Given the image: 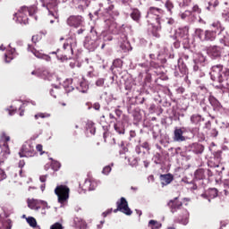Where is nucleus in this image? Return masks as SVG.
<instances>
[{"mask_svg": "<svg viewBox=\"0 0 229 229\" xmlns=\"http://www.w3.org/2000/svg\"><path fill=\"white\" fill-rule=\"evenodd\" d=\"M55 192L58 198V203H66V201L69 199V187L65 185H59L55 188Z\"/></svg>", "mask_w": 229, "mask_h": 229, "instance_id": "obj_1", "label": "nucleus"}, {"mask_svg": "<svg viewBox=\"0 0 229 229\" xmlns=\"http://www.w3.org/2000/svg\"><path fill=\"white\" fill-rule=\"evenodd\" d=\"M33 10H35V8H28L26 6L21 7V9L15 14L16 21L21 24H22V22L23 24H26V21H27L26 16L28 15V13L29 15H31L33 13Z\"/></svg>", "mask_w": 229, "mask_h": 229, "instance_id": "obj_2", "label": "nucleus"}, {"mask_svg": "<svg viewBox=\"0 0 229 229\" xmlns=\"http://www.w3.org/2000/svg\"><path fill=\"white\" fill-rule=\"evenodd\" d=\"M27 203H28L29 208H30L31 210H40L41 207H42V208H48L47 202H46L44 200H38V199H29L27 200Z\"/></svg>", "mask_w": 229, "mask_h": 229, "instance_id": "obj_3", "label": "nucleus"}, {"mask_svg": "<svg viewBox=\"0 0 229 229\" xmlns=\"http://www.w3.org/2000/svg\"><path fill=\"white\" fill-rule=\"evenodd\" d=\"M117 205L118 208L114 209V212L120 210V212H123L125 216H131V209L128 207V201H126V199L122 198L120 202H117Z\"/></svg>", "mask_w": 229, "mask_h": 229, "instance_id": "obj_4", "label": "nucleus"}, {"mask_svg": "<svg viewBox=\"0 0 229 229\" xmlns=\"http://www.w3.org/2000/svg\"><path fill=\"white\" fill-rule=\"evenodd\" d=\"M28 51L32 53L36 58H42L43 60H46L47 62L51 61V57L47 55L42 54V50H38L37 47L29 46Z\"/></svg>", "mask_w": 229, "mask_h": 229, "instance_id": "obj_5", "label": "nucleus"}, {"mask_svg": "<svg viewBox=\"0 0 229 229\" xmlns=\"http://www.w3.org/2000/svg\"><path fill=\"white\" fill-rule=\"evenodd\" d=\"M201 33H203V30L200 29L196 30V35L199 37L202 40H214L216 38V31H208L207 30L205 33L204 38L201 36Z\"/></svg>", "mask_w": 229, "mask_h": 229, "instance_id": "obj_6", "label": "nucleus"}, {"mask_svg": "<svg viewBox=\"0 0 229 229\" xmlns=\"http://www.w3.org/2000/svg\"><path fill=\"white\" fill-rule=\"evenodd\" d=\"M34 148L31 145L26 143L22 146L21 150L19 155L21 157H31L33 155Z\"/></svg>", "mask_w": 229, "mask_h": 229, "instance_id": "obj_7", "label": "nucleus"}, {"mask_svg": "<svg viewBox=\"0 0 229 229\" xmlns=\"http://www.w3.org/2000/svg\"><path fill=\"white\" fill-rule=\"evenodd\" d=\"M81 16H71L68 19L69 26H72L73 28H80L81 26Z\"/></svg>", "mask_w": 229, "mask_h": 229, "instance_id": "obj_8", "label": "nucleus"}, {"mask_svg": "<svg viewBox=\"0 0 229 229\" xmlns=\"http://www.w3.org/2000/svg\"><path fill=\"white\" fill-rule=\"evenodd\" d=\"M1 140L4 142L3 148L5 155H10V148H8V144H6V142L10 141V136L6 135V133H2Z\"/></svg>", "mask_w": 229, "mask_h": 229, "instance_id": "obj_9", "label": "nucleus"}, {"mask_svg": "<svg viewBox=\"0 0 229 229\" xmlns=\"http://www.w3.org/2000/svg\"><path fill=\"white\" fill-rule=\"evenodd\" d=\"M174 140H175V142H183V140H185L182 129H175Z\"/></svg>", "mask_w": 229, "mask_h": 229, "instance_id": "obj_10", "label": "nucleus"}, {"mask_svg": "<svg viewBox=\"0 0 229 229\" xmlns=\"http://www.w3.org/2000/svg\"><path fill=\"white\" fill-rule=\"evenodd\" d=\"M160 181L162 185H169L171 182H173V175L171 174H164L160 176Z\"/></svg>", "mask_w": 229, "mask_h": 229, "instance_id": "obj_11", "label": "nucleus"}, {"mask_svg": "<svg viewBox=\"0 0 229 229\" xmlns=\"http://www.w3.org/2000/svg\"><path fill=\"white\" fill-rule=\"evenodd\" d=\"M223 71L222 65H216L212 68V74L213 76H216V78H222L221 72Z\"/></svg>", "mask_w": 229, "mask_h": 229, "instance_id": "obj_12", "label": "nucleus"}, {"mask_svg": "<svg viewBox=\"0 0 229 229\" xmlns=\"http://www.w3.org/2000/svg\"><path fill=\"white\" fill-rule=\"evenodd\" d=\"M67 46H70V47L72 51V49H74L76 47V39H74V38L67 39V43L64 44V49L67 48Z\"/></svg>", "mask_w": 229, "mask_h": 229, "instance_id": "obj_13", "label": "nucleus"}, {"mask_svg": "<svg viewBox=\"0 0 229 229\" xmlns=\"http://www.w3.org/2000/svg\"><path fill=\"white\" fill-rule=\"evenodd\" d=\"M86 187H89V191H95L96 187H98V182H90L89 180L85 181Z\"/></svg>", "mask_w": 229, "mask_h": 229, "instance_id": "obj_14", "label": "nucleus"}, {"mask_svg": "<svg viewBox=\"0 0 229 229\" xmlns=\"http://www.w3.org/2000/svg\"><path fill=\"white\" fill-rule=\"evenodd\" d=\"M26 221L30 226L32 228H37V219L35 217L30 216L26 218Z\"/></svg>", "mask_w": 229, "mask_h": 229, "instance_id": "obj_15", "label": "nucleus"}, {"mask_svg": "<svg viewBox=\"0 0 229 229\" xmlns=\"http://www.w3.org/2000/svg\"><path fill=\"white\" fill-rule=\"evenodd\" d=\"M131 19H133V21H139V19H140V12H139V10H134L131 13Z\"/></svg>", "mask_w": 229, "mask_h": 229, "instance_id": "obj_16", "label": "nucleus"}, {"mask_svg": "<svg viewBox=\"0 0 229 229\" xmlns=\"http://www.w3.org/2000/svg\"><path fill=\"white\" fill-rule=\"evenodd\" d=\"M177 198H175L174 200H171L168 205L169 207H174V208H176V207H182V203H177Z\"/></svg>", "mask_w": 229, "mask_h": 229, "instance_id": "obj_17", "label": "nucleus"}, {"mask_svg": "<svg viewBox=\"0 0 229 229\" xmlns=\"http://www.w3.org/2000/svg\"><path fill=\"white\" fill-rule=\"evenodd\" d=\"M149 226H152V228H160L162 226V225L158 224V222L155 221V220H150L148 222Z\"/></svg>", "mask_w": 229, "mask_h": 229, "instance_id": "obj_18", "label": "nucleus"}, {"mask_svg": "<svg viewBox=\"0 0 229 229\" xmlns=\"http://www.w3.org/2000/svg\"><path fill=\"white\" fill-rule=\"evenodd\" d=\"M122 49L126 52V51H130L131 49V47L130 46L129 42H125L121 46Z\"/></svg>", "mask_w": 229, "mask_h": 229, "instance_id": "obj_19", "label": "nucleus"}, {"mask_svg": "<svg viewBox=\"0 0 229 229\" xmlns=\"http://www.w3.org/2000/svg\"><path fill=\"white\" fill-rule=\"evenodd\" d=\"M210 53L213 56H219L220 53H219V48L217 47H213L210 49Z\"/></svg>", "mask_w": 229, "mask_h": 229, "instance_id": "obj_20", "label": "nucleus"}, {"mask_svg": "<svg viewBox=\"0 0 229 229\" xmlns=\"http://www.w3.org/2000/svg\"><path fill=\"white\" fill-rule=\"evenodd\" d=\"M52 169H54V171H58L60 169V163L58 161H54L52 163Z\"/></svg>", "mask_w": 229, "mask_h": 229, "instance_id": "obj_21", "label": "nucleus"}, {"mask_svg": "<svg viewBox=\"0 0 229 229\" xmlns=\"http://www.w3.org/2000/svg\"><path fill=\"white\" fill-rule=\"evenodd\" d=\"M38 117L41 119H46V117H49V114L38 113L35 115V119H38Z\"/></svg>", "mask_w": 229, "mask_h": 229, "instance_id": "obj_22", "label": "nucleus"}, {"mask_svg": "<svg viewBox=\"0 0 229 229\" xmlns=\"http://www.w3.org/2000/svg\"><path fill=\"white\" fill-rule=\"evenodd\" d=\"M42 38V36L37 34L32 37V42L37 43Z\"/></svg>", "mask_w": 229, "mask_h": 229, "instance_id": "obj_23", "label": "nucleus"}, {"mask_svg": "<svg viewBox=\"0 0 229 229\" xmlns=\"http://www.w3.org/2000/svg\"><path fill=\"white\" fill-rule=\"evenodd\" d=\"M160 13V9H157V8H150L149 13H154V15H158L157 13Z\"/></svg>", "mask_w": 229, "mask_h": 229, "instance_id": "obj_24", "label": "nucleus"}, {"mask_svg": "<svg viewBox=\"0 0 229 229\" xmlns=\"http://www.w3.org/2000/svg\"><path fill=\"white\" fill-rule=\"evenodd\" d=\"M112 171V167L110 166H105L103 169V174H108Z\"/></svg>", "mask_w": 229, "mask_h": 229, "instance_id": "obj_25", "label": "nucleus"}, {"mask_svg": "<svg viewBox=\"0 0 229 229\" xmlns=\"http://www.w3.org/2000/svg\"><path fill=\"white\" fill-rule=\"evenodd\" d=\"M50 229H63L62 225L58 223L54 224Z\"/></svg>", "mask_w": 229, "mask_h": 229, "instance_id": "obj_26", "label": "nucleus"}, {"mask_svg": "<svg viewBox=\"0 0 229 229\" xmlns=\"http://www.w3.org/2000/svg\"><path fill=\"white\" fill-rule=\"evenodd\" d=\"M37 151H38L40 153V155H44V151H42L43 147L42 145L38 144L36 146Z\"/></svg>", "mask_w": 229, "mask_h": 229, "instance_id": "obj_27", "label": "nucleus"}, {"mask_svg": "<svg viewBox=\"0 0 229 229\" xmlns=\"http://www.w3.org/2000/svg\"><path fill=\"white\" fill-rule=\"evenodd\" d=\"M6 178V174H4V171L0 169V180H4Z\"/></svg>", "mask_w": 229, "mask_h": 229, "instance_id": "obj_28", "label": "nucleus"}, {"mask_svg": "<svg viewBox=\"0 0 229 229\" xmlns=\"http://www.w3.org/2000/svg\"><path fill=\"white\" fill-rule=\"evenodd\" d=\"M209 192L213 194V198H216V196H217V190L216 189H211Z\"/></svg>", "mask_w": 229, "mask_h": 229, "instance_id": "obj_29", "label": "nucleus"}, {"mask_svg": "<svg viewBox=\"0 0 229 229\" xmlns=\"http://www.w3.org/2000/svg\"><path fill=\"white\" fill-rule=\"evenodd\" d=\"M182 225H188L189 223V217L186 216L185 218H183L182 221H181Z\"/></svg>", "mask_w": 229, "mask_h": 229, "instance_id": "obj_30", "label": "nucleus"}, {"mask_svg": "<svg viewBox=\"0 0 229 229\" xmlns=\"http://www.w3.org/2000/svg\"><path fill=\"white\" fill-rule=\"evenodd\" d=\"M103 83H105V81H103V79L97 81L98 87H101L103 85Z\"/></svg>", "mask_w": 229, "mask_h": 229, "instance_id": "obj_31", "label": "nucleus"}, {"mask_svg": "<svg viewBox=\"0 0 229 229\" xmlns=\"http://www.w3.org/2000/svg\"><path fill=\"white\" fill-rule=\"evenodd\" d=\"M165 6L171 12V8H173V4H171V2H166Z\"/></svg>", "mask_w": 229, "mask_h": 229, "instance_id": "obj_32", "label": "nucleus"}, {"mask_svg": "<svg viewBox=\"0 0 229 229\" xmlns=\"http://www.w3.org/2000/svg\"><path fill=\"white\" fill-rule=\"evenodd\" d=\"M10 60H13V56H11V55H9L8 56V55H5V62H10Z\"/></svg>", "mask_w": 229, "mask_h": 229, "instance_id": "obj_33", "label": "nucleus"}, {"mask_svg": "<svg viewBox=\"0 0 229 229\" xmlns=\"http://www.w3.org/2000/svg\"><path fill=\"white\" fill-rule=\"evenodd\" d=\"M108 214H112V209H108L107 211L103 213L104 217H106V216H108Z\"/></svg>", "mask_w": 229, "mask_h": 229, "instance_id": "obj_34", "label": "nucleus"}, {"mask_svg": "<svg viewBox=\"0 0 229 229\" xmlns=\"http://www.w3.org/2000/svg\"><path fill=\"white\" fill-rule=\"evenodd\" d=\"M46 175H42V176H40L39 177V180H40V182H46Z\"/></svg>", "mask_w": 229, "mask_h": 229, "instance_id": "obj_35", "label": "nucleus"}, {"mask_svg": "<svg viewBox=\"0 0 229 229\" xmlns=\"http://www.w3.org/2000/svg\"><path fill=\"white\" fill-rule=\"evenodd\" d=\"M212 26H213V28H219L221 26V24L219 22H217V23H213Z\"/></svg>", "mask_w": 229, "mask_h": 229, "instance_id": "obj_36", "label": "nucleus"}, {"mask_svg": "<svg viewBox=\"0 0 229 229\" xmlns=\"http://www.w3.org/2000/svg\"><path fill=\"white\" fill-rule=\"evenodd\" d=\"M196 119H198V116H192L191 117V122L196 123Z\"/></svg>", "mask_w": 229, "mask_h": 229, "instance_id": "obj_37", "label": "nucleus"}, {"mask_svg": "<svg viewBox=\"0 0 229 229\" xmlns=\"http://www.w3.org/2000/svg\"><path fill=\"white\" fill-rule=\"evenodd\" d=\"M45 190H46V184L41 185V191H42V192H44Z\"/></svg>", "mask_w": 229, "mask_h": 229, "instance_id": "obj_38", "label": "nucleus"}, {"mask_svg": "<svg viewBox=\"0 0 229 229\" xmlns=\"http://www.w3.org/2000/svg\"><path fill=\"white\" fill-rule=\"evenodd\" d=\"M193 10H194V12H198L199 7H198V6H194V7H193Z\"/></svg>", "mask_w": 229, "mask_h": 229, "instance_id": "obj_39", "label": "nucleus"}, {"mask_svg": "<svg viewBox=\"0 0 229 229\" xmlns=\"http://www.w3.org/2000/svg\"><path fill=\"white\" fill-rule=\"evenodd\" d=\"M95 110H99V105H95Z\"/></svg>", "mask_w": 229, "mask_h": 229, "instance_id": "obj_40", "label": "nucleus"}, {"mask_svg": "<svg viewBox=\"0 0 229 229\" xmlns=\"http://www.w3.org/2000/svg\"><path fill=\"white\" fill-rule=\"evenodd\" d=\"M22 165H24V162L21 161L20 162V167H22Z\"/></svg>", "mask_w": 229, "mask_h": 229, "instance_id": "obj_41", "label": "nucleus"}, {"mask_svg": "<svg viewBox=\"0 0 229 229\" xmlns=\"http://www.w3.org/2000/svg\"><path fill=\"white\" fill-rule=\"evenodd\" d=\"M1 51H4V47L3 46L0 47Z\"/></svg>", "mask_w": 229, "mask_h": 229, "instance_id": "obj_42", "label": "nucleus"}, {"mask_svg": "<svg viewBox=\"0 0 229 229\" xmlns=\"http://www.w3.org/2000/svg\"><path fill=\"white\" fill-rule=\"evenodd\" d=\"M13 113H12V110L9 109V115H13Z\"/></svg>", "mask_w": 229, "mask_h": 229, "instance_id": "obj_43", "label": "nucleus"}, {"mask_svg": "<svg viewBox=\"0 0 229 229\" xmlns=\"http://www.w3.org/2000/svg\"><path fill=\"white\" fill-rule=\"evenodd\" d=\"M0 229H4V227H3V224H0Z\"/></svg>", "mask_w": 229, "mask_h": 229, "instance_id": "obj_44", "label": "nucleus"}, {"mask_svg": "<svg viewBox=\"0 0 229 229\" xmlns=\"http://www.w3.org/2000/svg\"><path fill=\"white\" fill-rule=\"evenodd\" d=\"M14 51H15V50H12V51H11V55H13Z\"/></svg>", "mask_w": 229, "mask_h": 229, "instance_id": "obj_45", "label": "nucleus"}, {"mask_svg": "<svg viewBox=\"0 0 229 229\" xmlns=\"http://www.w3.org/2000/svg\"><path fill=\"white\" fill-rule=\"evenodd\" d=\"M32 74H37V72H32Z\"/></svg>", "mask_w": 229, "mask_h": 229, "instance_id": "obj_46", "label": "nucleus"}, {"mask_svg": "<svg viewBox=\"0 0 229 229\" xmlns=\"http://www.w3.org/2000/svg\"><path fill=\"white\" fill-rule=\"evenodd\" d=\"M76 226H80V224H76Z\"/></svg>", "mask_w": 229, "mask_h": 229, "instance_id": "obj_47", "label": "nucleus"}, {"mask_svg": "<svg viewBox=\"0 0 229 229\" xmlns=\"http://www.w3.org/2000/svg\"><path fill=\"white\" fill-rule=\"evenodd\" d=\"M50 22H51V24H53V21H51Z\"/></svg>", "mask_w": 229, "mask_h": 229, "instance_id": "obj_48", "label": "nucleus"}, {"mask_svg": "<svg viewBox=\"0 0 229 229\" xmlns=\"http://www.w3.org/2000/svg\"><path fill=\"white\" fill-rule=\"evenodd\" d=\"M29 191H31V188H29Z\"/></svg>", "mask_w": 229, "mask_h": 229, "instance_id": "obj_49", "label": "nucleus"}, {"mask_svg": "<svg viewBox=\"0 0 229 229\" xmlns=\"http://www.w3.org/2000/svg\"><path fill=\"white\" fill-rule=\"evenodd\" d=\"M47 32L43 33V35H46Z\"/></svg>", "mask_w": 229, "mask_h": 229, "instance_id": "obj_50", "label": "nucleus"}, {"mask_svg": "<svg viewBox=\"0 0 229 229\" xmlns=\"http://www.w3.org/2000/svg\"><path fill=\"white\" fill-rule=\"evenodd\" d=\"M19 105H21V102H18Z\"/></svg>", "mask_w": 229, "mask_h": 229, "instance_id": "obj_51", "label": "nucleus"}]
</instances>
